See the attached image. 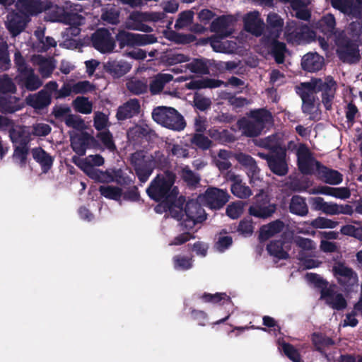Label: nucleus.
I'll return each mask as SVG.
<instances>
[{
	"label": "nucleus",
	"mask_w": 362,
	"mask_h": 362,
	"mask_svg": "<svg viewBox=\"0 0 362 362\" xmlns=\"http://www.w3.org/2000/svg\"><path fill=\"white\" fill-rule=\"evenodd\" d=\"M175 178V175L168 171L158 174L146 192L151 198L160 202L155 208L157 213L168 212L173 218L182 221L183 230L187 231L177 235L170 244L179 245L193 238L194 226L204 221L206 216L199 200H190L183 208L185 199L182 196L177 197V189L173 187Z\"/></svg>",
	"instance_id": "1"
},
{
	"label": "nucleus",
	"mask_w": 362,
	"mask_h": 362,
	"mask_svg": "<svg viewBox=\"0 0 362 362\" xmlns=\"http://www.w3.org/2000/svg\"><path fill=\"white\" fill-rule=\"evenodd\" d=\"M322 90V102L327 110L331 108V101L334 98L335 83L331 78H327L325 82L321 79H313L309 83H305L299 88V93L303 100V109L305 112H310L314 108L313 96L314 93Z\"/></svg>",
	"instance_id": "2"
},
{
	"label": "nucleus",
	"mask_w": 362,
	"mask_h": 362,
	"mask_svg": "<svg viewBox=\"0 0 362 362\" xmlns=\"http://www.w3.org/2000/svg\"><path fill=\"white\" fill-rule=\"evenodd\" d=\"M296 155L298 168L303 173L310 174L317 171L321 180L329 185H339L342 182V175L339 172L320 167L304 145L298 146Z\"/></svg>",
	"instance_id": "3"
},
{
	"label": "nucleus",
	"mask_w": 362,
	"mask_h": 362,
	"mask_svg": "<svg viewBox=\"0 0 362 362\" xmlns=\"http://www.w3.org/2000/svg\"><path fill=\"white\" fill-rule=\"evenodd\" d=\"M39 0H19L16 6L21 13H11L8 15L6 26L10 33L16 36L24 28L30 16L42 11L44 7Z\"/></svg>",
	"instance_id": "4"
},
{
	"label": "nucleus",
	"mask_w": 362,
	"mask_h": 362,
	"mask_svg": "<svg viewBox=\"0 0 362 362\" xmlns=\"http://www.w3.org/2000/svg\"><path fill=\"white\" fill-rule=\"evenodd\" d=\"M234 21L233 16H228L220 17L212 22L211 30L217 33V35L210 40L211 45L215 52H233L235 49V42L223 39L232 33L230 26Z\"/></svg>",
	"instance_id": "5"
},
{
	"label": "nucleus",
	"mask_w": 362,
	"mask_h": 362,
	"mask_svg": "<svg viewBox=\"0 0 362 362\" xmlns=\"http://www.w3.org/2000/svg\"><path fill=\"white\" fill-rule=\"evenodd\" d=\"M132 162L139 180L144 182L151 174L153 169L156 167H162L165 164L166 159L160 152L155 153V156L136 152L132 155Z\"/></svg>",
	"instance_id": "6"
},
{
	"label": "nucleus",
	"mask_w": 362,
	"mask_h": 362,
	"mask_svg": "<svg viewBox=\"0 0 362 362\" xmlns=\"http://www.w3.org/2000/svg\"><path fill=\"white\" fill-rule=\"evenodd\" d=\"M74 163L90 178L101 182H109L113 180L112 177L107 173L101 172L94 166H100L104 163V159L99 155H91L84 159L73 158Z\"/></svg>",
	"instance_id": "7"
},
{
	"label": "nucleus",
	"mask_w": 362,
	"mask_h": 362,
	"mask_svg": "<svg viewBox=\"0 0 362 362\" xmlns=\"http://www.w3.org/2000/svg\"><path fill=\"white\" fill-rule=\"evenodd\" d=\"M152 117L155 122L170 129L180 131L185 126L183 117L173 107H157L153 110Z\"/></svg>",
	"instance_id": "8"
},
{
	"label": "nucleus",
	"mask_w": 362,
	"mask_h": 362,
	"mask_svg": "<svg viewBox=\"0 0 362 362\" xmlns=\"http://www.w3.org/2000/svg\"><path fill=\"white\" fill-rule=\"evenodd\" d=\"M268 27L271 29V37L267 44L272 47V51L277 63L284 62L285 45L276 41L279 37L284 24L283 20L276 13H270L267 20Z\"/></svg>",
	"instance_id": "9"
},
{
	"label": "nucleus",
	"mask_w": 362,
	"mask_h": 362,
	"mask_svg": "<svg viewBox=\"0 0 362 362\" xmlns=\"http://www.w3.org/2000/svg\"><path fill=\"white\" fill-rule=\"evenodd\" d=\"M272 121L271 114L264 110H260L252 114L251 121L245 119L239 122L240 129L243 134L255 136L260 134L267 124Z\"/></svg>",
	"instance_id": "10"
},
{
	"label": "nucleus",
	"mask_w": 362,
	"mask_h": 362,
	"mask_svg": "<svg viewBox=\"0 0 362 362\" xmlns=\"http://www.w3.org/2000/svg\"><path fill=\"white\" fill-rule=\"evenodd\" d=\"M165 17L163 13L153 12V13H139L135 12L130 15L127 26L128 28L135 30H140L142 32L149 33L152 31V28L144 23L143 21H158Z\"/></svg>",
	"instance_id": "11"
},
{
	"label": "nucleus",
	"mask_w": 362,
	"mask_h": 362,
	"mask_svg": "<svg viewBox=\"0 0 362 362\" xmlns=\"http://www.w3.org/2000/svg\"><path fill=\"white\" fill-rule=\"evenodd\" d=\"M228 199L229 195L226 191L216 187L209 188L204 194L198 197L200 203L214 209L221 208Z\"/></svg>",
	"instance_id": "12"
},
{
	"label": "nucleus",
	"mask_w": 362,
	"mask_h": 362,
	"mask_svg": "<svg viewBox=\"0 0 362 362\" xmlns=\"http://www.w3.org/2000/svg\"><path fill=\"white\" fill-rule=\"evenodd\" d=\"M42 2L44 7L42 11L49 8V12L46 14L45 18L50 21H61L64 23H71V21H77V23H81L82 17L76 13L64 14V11L62 8L57 6H50L47 0H39Z\"/></svg>",
	"instance_id": "13"
},
{
	"label": "nucleus",
	"mask_w": 362,
	"mask_h": 362,
	"mask_svg": "<svg viewBox=\"0 0 362 362\" xmlns=\"http://www.w3.org/2000/svg\"><path fill=\"white\" fill-rule=\"evenodd\" d=\"M117 39L122 47L126 45L143 46L154 43L156 41V38L153 35L134 34L124 30L117 35Z\"/></svg>",
	"instance_id": "14"
},
{
	"label": "nucleus",
	"mask_w": 362,
	"mask_h": 362,
	"mask_svg": "<svg viewBox=\"0 0 362 362\" xmlns=\"http://www.w3.org/2000/svg\"><path fill=\"white\" fill-rule=\"evenodd\" d=\"M332 272L338 282L345 288H348L357 285L358 279L356 274L344 264L341 263L335 264L332 268Z\"/></svg>",
	"instance_id": "15"
},
{
	"label": "nucleus",
	"mask_w": 362,
	"mask_h": 362,
	"mask_svg": "<svg viewBox=\"0 0 362 362\" xmlns=\"http://www.w3.org/2000/svg\"><path fill=\"white\" fill-rule=\"evenodd\" d=\"M93 47L103 53L112 52L115 47L113 37L105 29L97 30L92 37Z\"/></svg>",
	"instance_id": "16"
},
{
	"label": "nucleus",
	"mask_w": 362,
	"mask_h": 362,
	"mask_svg": "<svg viewBox=\"0 0 362 362\" xmlns=\"http://www.w3.org/2000/svg\"><path fill=\"white\" fill-rule=\"evenodd\" d=\"M93 89V85L87 81H80L73 83L71 81H68L64 83L62 87L57 92L56 98H62L67 97L71 94L85 93Z\"/></svg>",
	"instance_id": "17"
},
{
	"label": "nucleus",
	"mask_w": 362,
	"mask_h": 362,
	"mask_svg": "<svg viewBox=\"0 0 362 362\" xmlns=\"http://www.w3.org/2000/svg\"><path fill=\"white\" fill-rule=\"evenodd\" d=\"M321 298L331 308L336 310L344 309L346 302L343 296L337 291L336 286H330L321 291Z\"/></svg>",
	"instance_id": "18"
},
{
	"label": "nucleus",
	"mask_w": 362,
	"mask_h": 362,
	"mask_svg": "<svg viewBox=\"0 0 362 362\" xmlns=\"http://www.w3.org/2000/svg\"><path fill=\"white\" fill-rule=\"evenodd\" d=\"M285 156V151L281 150L279 153L267 157L268 165L271 170L280 176L286 175L288 172Z\"/></svg>",
	"instance_id": "19"
},
{
	"label": "nucleus",
	"mask_w": 362,
	"mask_h": 362,
	"mask_svg": "<svg viewBox=\"0 0 362 362\" xmlns=\"http://www.w3.org/2000/svg\"><path fill=\"white\" fill-rule=\"evenodd\" d=\"M311 194H325L339 199H346L351 196L350 191L346 187H332L328 186H320L309 191Z\"/></svg>",
	"instance_id": "20"
},
{
	"label": "nucleus",
	"mask_w": 362,
	"mask_h": 362,
	"mask_svg": "<svg viewBox=\"0 0 362 362\" xmlns=\"http://www.w3.org/2000/svg\"><path fill=\"white\" fill-rule=\"evenodd\" d=\"M263 21L260 19L259 13L256 11L247 13L244 18V25L247 31L259 36L263 29Z\"/></svg>",
	"instance_id": "21"
},
{
	"label": "nucleus",
	"mask_w": 362,
	"mask_h": 362,
	"mask_svg": "<svg viewBox=\"0 0 362 362\" xmlns=\"http://www.w3.org/2000/svg\"><path fill=\"white\" fill-rule=\"evenodd\" d=\"M229 179L233 181L231 192L240 199H247L252 195V191L246 186L238 175H231Z\"/></svg>",
	"instance_id": "22"
},
{
	"label": "nucleus",
	"mask_w": 362,
	"mask_h": 362,
	"mask_svg": "<svg viewBox=\"0 0 362 362\" xmlns=\"http://www.w3.org/2000/svg\"><path fill=\"white\" fill-rule=\"evenodd\" d=\"M324 59L317 53H308L302 59V66L305 70L313 72L322 68Z\"/></svg>",
	"instance_id": "23"
},
{
	"label": "nucleus",
	"mask_w": 362,
	"mask_h": 362,
	"mask_svg": "<svg viewBox=\"0 0 362 362\" xmlns=\"http://www.w3.org/2000/svg\"><path fill=\"white\" fill-rule=\"evenodd\" d=\"M19 82L28 90H34L37 89L42 85V82L39 78L35 76L32 69H28L25 71L19 74L18 76Z\"/></svg>",
	"instance_id": "24"
},
{
	"label": "nucleus",
	"mask_w": 362,
	"mask_h": 362,
	"mask_svg": "<svg viewBox=\"0 0 362 362\" xmlns=\"http://www.w3.org/2000/svg\"><path fill=\"white\" fill-rule=\"evenodd\" d=\"M0 129L2 130H9L10 131V137H11V140L13 141V142H17L18 141L21 142L25 141V139H21V134L26 133L27 128H25V127L22 128L20 127L13 128L12 122L10 120H8L7 118L2 117V116H0Z\"/></svg>",
	"instance_id": "25"
},
{
	"label": "nucleus",
	"mask_w": 362,
	"mask_h": 362,
	"mask_svg": "<svg viewBox=\"0 0 362 362\" xmlns=\"http://www.w3.org/2000/svg\"><path fill=\"white\" fill-rule=\"evenodd\" d=\"M70 135L73 150L78 155H84L88 143L91 139L90 136L88 134L84 133L75 134L74 132H71Z\"/></svg>",
	"instance_id": "26"
},
{
	"label": "nucleus",
	"mask_w": 362,
	"mask_h": 362,
	"mask_svg": "<svg viewBox=\"0 0 362 362\" xmlns=\"http://www.w3.org/2000/svg\"><path fill=\"white\" fill-rule=\"evenodd\" d=\"M140 105L137 100L132 99L121 106L117 111L118 119H125L139 113Z\"/></svg>",
	"instance_id": "27"
},
{
	"label": "nucleus",
	"mask_w": 362,
	"mask_h": 362,
	"mask_svg": "<svg viewBox=\"0 0 362 362\" xmlns=\"http://www.w3.org/2000/svg\"><path fill=\"white\" fill-rule=\"evenodd\" d=\"M235 158L240 163L248 168L247 173L250 178V182H255V180L258 178L257 174L259 170L253 158L243 153L237 154Z\"/></svg>",
	"instance_id": "28"
},
{
	"label": "nucleus",
	"mask_w": 362,
	"mask_h": 362,
	"mask_svg": "<svg viewBox=\"0 0 362 362\" xmlns=\"http://www.w3.org/2000/svg\"><path fill=\"white\" fill-rule=\"evenodd\" d=\"M32 60L35 65L39 66V71L45 78L49 77L55 68V63L51 58L45 59L41 56H35Z\"/></svg>",
	"instance_id": "29"
},
{
	"label": "nucleus",
	"mask_w": 362,
	"mask_h": 362,
	"mask_svg": "<svg viewBox=\"0 0 362 362\" xmlns=\"http://www.w3.org/2000/svg\"><path fill=\"white\" fill-rule=\"evenodd\" d=\"M50 100L51 95L45 90H41L37 94L30 95L26 98L28 104L36 109L48 105Z\"/></svg>",
	"instance_id": "30"
},
{
	"label": "nucleus",
	"mask_w": 362,
	"mask_h": 362,
	"mask_svg": "<svg viewBox=\"0 0 362 362\" xmlns=\"http://www.w3.org/2000/svg\"><path fill=\"white\" fill-rule=\"evenodd\" d=\"M353 210L349 205L338 204L334 202H326L322 213L327 215L351 214Z\"/></svg>",
	"instance_id": "31"
},
{
	"label": "nucleus",
	"mask_w": 362,
	"mask_h": 362,
	"mask_svg": "<svg viewBox=\"0 0 362 362\" xmlns=\"http://www.w3.org/2000/svg\"><path fill=\"white\" fill-rule=\"evenodd\" d=\"M33 156L41 165L44 172H47L52 165V158L40 148L33 150Z\"/></svg>",
	"instance_id": "32"
},
{
	"label": "nucleus",
	"mask_w": 362,
	"mask_h": 362,
	"mask_svg": "<svg viewBox=\"0 0 362 362\" xmlns=\"http://www.w3.org/2000/svg\"><path fill=\"white\" fill-rule=\"evenodd\" d=\"M284 225L282 222L276 221L267 225L263 226L259 231V238L265 240L276 233L280 232Z\"/></svg>",
	"instance_id": "33"
},
{
	"label": "nucleus",
	"mask_w": 362,
	"mask_h": 362,
	"mask_svg": "<svg viewBox=\"0 0 362 362\" xmlns=\"http://www.w3.org/2000/svg\"><path fill=\"white\" fill-rule=\"evenodd\" d=\"M274 211L275 206L272 204L260 205L257 204L254 206H251L249 209L250 215L262 218L269 217Z\"/></svg>",
	"instance_id": "34"
},
{
	"label": "nucleus",
	"mask_w": 362,
	"mask_h": 362,
	"mask_svg": "<svg viewBox=\"0 0 362 362\" xmlns=\"http://www.w3.org/2000/svg\"><path fill=\"white\" fill-rule=\"evenodd\" d=\"M287 250V244H283L280 241L271 243L267 246V250L269 254L279 259L288 258Z\"/></svg>",
	"instance_id": "35"
},
{
	"label": "nucleus",
	"mask_w": 362,
	"mask_h": 362,
	"mask_svg": "<svg viewBox=\"0 0 362 362\" xmlns=\"http://www.w3.org/2000/svg\"><path fill=\"white\" fill-rule=\"evenodd\" d=\"M107 68L115 77L118 78L127 73L130 70L131 66L125 62L113 61L107 64Z\"/></svg>",
	"instance_id": "36"
},
{
	"label": "nucleus",
	"mask_w": 362,
	"mask_h": 362,
	"mask_svg": "<svg viewBox=\"0 0 362 362\" xmlns=\"http://www.w3.org/2000/svg\"><path fill=\"white\" fill-rule=\"evenodd\" d=\"M17 98L10 96L9 98L0 97V111L6 112H13L21 108L18 104Z\"/></svg>",
	"instance_id": "37"
},
{
	"label": "nucleus",
	"mask_w": 362,
	"mask_h": 362,
	"mask_svg": "<svg viewBox=\"0 0 362 362\" xmlns=\"http://www.w3.org/2000/svg\"><path fill=\"white\" fill-rule=\"evenodd\" d=\"M222 82L215 79H198L190 81L186 86L189 89H199L204 88H216L221 86Z\"/></svg>",
	"instance_id": "38"
},
{
	"label": "nucleus",
	"mask_w": 362,
	"mask_h": 362,
	"mask_svg": "<svg viewBox=\"0 0 362 362\" xmlns=\"http://www.w3.org/2000/svg\"><path fill=\"white\" fill-rule=\"evenodd\" d=\"M99 191L103 197L110 199L119 201L122 197H126L118 187L104 185L100 187Z\"/></svg>",
	"instance_id": "39"
},
{
	"label": "nucleus",
	"mask_w": 362,
	"mask_h": 362,
	"mask_svg": "<svg viewBox=\"0 0 362 362\" xmlns=\"http://www.w3.org/2000/svg\"><path fill=\"white\" fill-rule=\"evenodd\" d=\"M173 79V76L168 74H158L152 81L150 84V90L152 93L156 94L159 93L163 88L164 84L167 82L170 81Z\"/></svg>",
	"instance_id": "40"
},
{
	"label": "nucleus",
	"mask_w": 362,
	"mask_h": 362,
	"mask_svg": "<svg viewBox=\"0 0 362 362\" xmlns=\"http://www.w3.org/2000/svg\"><path fill=\"white\" fill-rule=\"evenodd\" d=\"M74 109L81 114H90L92 112L93 104L88 98L77 97L72 103Z\"/></svg>",
	"instance_id": "41"
},
{
	"label": "nucleus",
	"mask_w": 362,
	"mask_h": 362,
	"mask_svg": "<svg viewBox=\"0 0 362 362\" xmlns=\"http://www.w3.org/2000/svg\"><path fill=\"white\" fill-rule=\"evenodd\" d=\"M290 210L292 213L300 216H304L308 213V207L304 199L298 196L292 198Z\"/></svg>",
	"instance_id": "42"
},
{
	"label": "nucleus",
	"mask_w": 362,
	"mask_h": 362,
	"mask_svg": "<svg viewBox=\"0 0 362 362\" xmlns=\"http://www.w3.org/2000/svg\"><path fill=\"white\" fill-rule=\"evenodd\" d=\"M320 29L326 35L334 34L335 19L332 14L325 16L319 23Z\"/></svg>",
	"instance_id": "43"
},
{
	"label": "nucleus",
	"mask_w": 362,
	"mask_h": 362,
	"mask_svg": "<svg viewBox=\"0 0 362 362\" xmlns=\"http://www.w3.org/2000/svg\"><path fill=\"white\" fill-rule=\"evenodd\" d=\"M35 35L39 40L40 50L41 51H46L50 47H54L57 45V42L54 39L50 37H44L42 30L36 31Z\"/></svg>",
	"instance_id": "44"
},
{
	"label": "nucleus",
	"mask_w": 362,
	"mask_h": 362,
	"mask_svg": "<svg viewBox=\"0 0 362 362\" xmlns=\"http://www.w3.org/2000/svg\"><path fill=\"white\" fill-rule=\"evenodd\" d=\"M194 12L186 11L181 13L177 18L175 27L177 29H182L189 26L193 21Z\"/></svg>",
	"instance_id": "45"
},
{
	"label": "nucleus",
	"mask_w": 362,
	"mask_h": 362,
	"mask_svg": "<svg viewBox=\"0 0 362 362\" xmlns=\"http://www.w3.org/2000/svg\"><path fill=\"white\" fill-rule=\"evenodd\" d=\"M25 133L21 134V139H25V141L21 142L18 141L16 142V143H19L21 144V146H16L15 151H14V154H13L15 159H16L21 163H24V161L25 160L26 156H27V153H28V149H27L26 146L24 145L28 140L27 136H25Z\"/></svg>",
	"instance_id": "46"
},
{
	"label": "nucleus",
	"mask_w": 362,
	"mask_h": 362,
	"mask_svg": "<svg viewBox=\"0 0 362 362\" xmlns=\"http://www.w3.org/2000/svg\"><path fill=\"white\" fill-rule=\"evenodd\" d=\"M65 124L78 131H82L86 128L84 121L78 116L69 115L64 119Z\"/></svg>",
	"instance_id": "47"
},
{
	"label": "nucleus",
	"mask_w": 362,
	"mask_h": 362,
	"mask_svg": "<svg viewBox=\"0 0 362 362\" xmlns=\"http://www.w3.org/2000/svg\"><path fill=\"white\" fill-rule=\"evenodd\" d=\"M245 204L242 202H235L226 208V214L231 218H238L243 212Z\"/></svg>",
	"instance_id": "48"
},
{
	"label": "nucleus",
	"mask_w": 362,
	"mask_h": 362,
	"mask_svg": "<svg viewBox=\"0 0 362 362\" xmlns=\"http://www.w3.org/2000/svg\"><path fill=\"white\" fill-rule=\"evenodd\" d=\"M127 86L128 89L135 94L143 93L146 91L148 88L146 82L136 79L129 81Z\"/></svg>",
	"instance_id": "49"
},
{
	"label": "nucleus",
	"mask_w": 362,
	"mask_h": 362,
	"mask_svg": "<svg viewBox=\"0 0 362 362\" xmlns=\"http://www.w3.org/2000/svg\"><path fill=\"white\" fill-rule=\"evenodd\" d=\"M338 223L325 217H318L311 222V226L316 228H334Z\"/></svg>",
	"instance_id": "50"
},
{
	"label": "nucleus",
	"mask_w": 362,
	"mask_h": 362,
	"mask_svg": "<svg viewBox=\"0 0 362 362\" xmlns=\"http://www.w3.org/2000/svg\"><path fill=\"white\" fill-rule=\"evenodd\" d=\"M174 268L177 270H187L192 267V259L177 255L173 258Z\"/></svg>",
	"instance_id": "51"
},
{
	"label": "nucleus",
	"mask_w": 362,
	"mask_h": 362,
	"mask_svg": "<svg viewBox=\"0 0 362 362\" xmlns=\"http://www.w3.org/2000/svg\"><path fill=\"white\" fill-rule=\"evenodd\" d=\"M182 178L189 186H195L199 182V177L189 169L185 168L182 170Z\"/></svg>",
	"instance_id": "52"
},
{
	"label": "nucleus",
	"mask_w": 362,
	"mask_h": 362,
	"mask_svg": "<svg viewBox=\"0 0 362 362\" xmlns=\"http://www.w3.org/2000/svg\"><path fill=\"white\" fill-rule=\"evenodd\" d=\"M168 150L170 155L177 158H186L188 156L186 146L181 144H169Z\"/></svg>",
	"instance_id": "53"
},
{
	"label": "nucleus",
	"mask_w": 362,
	"mask_h": 362,
	"mask_svg": "<svg viewBox=\"0 0 362 362\" xmlns=\"http://www.w3.org/2000/svg\"><path fill=\"white\" fill-rule=\"evenodd\" d=\"M307 282L314 286L326 289L327 282L319 275L314 273H308L305 275Z\"/></svg>",
	"instance_id": "54"
},
{
	"label": "nucleus",
	"mask_w": 362,
	"mask_h": 362,
	"mask_svg": "<svg viewBox=\"0 0 362 362\" xmlns=\"http://www.w3.org/2000/svg\"><path fill=\"white\" fill-rule=\"evenodd\" d=\"M341 233L344 235L353 236L362 241V228H356L352 225H346L341 227Z\"/></svg>",
	"instance_id": "55"
},
{
	"label": "nucleus",
	"mask_w": 362,
	"mask_h": 362,
	"mask_svg": "<svg viewBox=\"0 0 362 362\" xmlns=\"http://www.w3.org/2000/svg\"><path fill=\"white\" fill-rule=\"evenodd\" d=\"M187 68L194 73L204 74L207 72V65L201 59L193 60L187 64Z\"/></svg>",
	"instance_id": "56"
},
{
	"label": "nucleus",
	"mask_w": 362,
	"mask_h": 362,
	"mask_svg": "<svg viewBox=\"0 0 362 362\" xmlns=\"http://www.w3.org/2000/svg\"><path fill=\"white\" fill-rule=\"evenodd\" d=\"M16 90L15 85L6 76L0 77V93H13Z\"/></svg>",
	"instance_id": "57"
},
{
	"label": "nucleus",
	"mask_w": 362,
	"mask_h": 362,
	"mask_svg": "<svg viewBox=\"0 0 362 362\" xmlns=\"http://www.w3.org/2000/svg\"><path fill=\"white\" fill-rule=\"evenodd\" d=\"M281 349L291 360L294 362L300 361V355L298 352L291 345L286 343H282L281 344Z\"/></svg>",
	"instance_id": "58"
},
{
	"label": "nucleus",
	"mask_w": 362,
	"mask_h": 362,
	"mask_svg": "<svg viewBox=\"0 0 362 362\" xmlns=\"http://www.w3.org/2000/svg\"><path fill=\"white\" fill-rule=\"evenodd\" d=\"M238 231L245 236L250 235L253 232V225L251 218H246L240 222Z\"/></svg>",
	"instance_id": "59"
},
{
	"label": "nucleus",
	"mask_w": 362,
	"mask_h": 362,
	"mask_svg": "<svg viewBox=\"0 0 362 362\" xmlns=\"http://www.w3.org/2000/svg\"><path fill=\"white\" fill-rule=\"evenodd\" d=\"M102 18L110 23H116L118 18V11L112 6L108 7L103 13Z\"/></svg>",
	"instance_id": "60"
},
{
	"label": "nucleus",
	"mask_w": 362,
	"mask_h": 362,
	"mask_svg": "<svg viewBox=\"0 0 362 362\" xmlns=\"http://www.w3.org/2000/svg\"><path fill=\"white\" fill-rule=\"evenodd\" d=\"M233 243L232 238L228 235H220L218 238L216 247L219 252H224Z\"/></svg>",
	"instance_id": "61"
},
{
	"label": "nucleus",
	"mask_w": 362,
	"mask_h": 362,
	"mask_svg": "<svg viewBox=\"0 0 362 362\" xmlns=\"http://www.w3.org/2000/svg\"><path fill=\"white\" fill-rule=\"evenodd\" d=\"M294 241L299 247L304 250L310 251L315 250L316 247L315 243L308 238L298 237L296 238Z\"/></svg>",
	"instance_id": "62"
},
{
	"label": "nucleus",
	"mask_w": 362,
	"mask_h": 362,
	"mask_svg": "<svg viewBox=\"0 0 362 362\" xmlns=\"http://www.w3.org/2000/svg\"><path fill=\"white\" fill-rule=\"evenodd\" d=\"M296 30L295 25L293 23L288 24L286 27V31L285 35H286L287 40L292 42H301L305 37L302 35L300 37L297 35H293V32Z\"/></svg>",
	"instance_id": "63"
},
{
	"label": "nucleus",
	"mask_w": 362,
	"mask_h": 362,
	"mask_svg": "<svg viewBox=\"0 0 362 362\" xmlns=\"http://www.w3.org/2000/svg\"><path fill=\"white\" fill-rule=\"evenodd\" d=\"M53 114L55 117L64 121V119L71 115V108L66 105L55 106L53 110Z\"/></svg>",
	"instance_id": "64"
}]
</instances>
